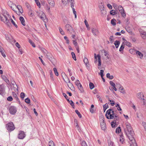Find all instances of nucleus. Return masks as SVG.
Instances as JSON below:
<instances>
[{
	"label": "nucleus",
	"instance_id": "obj_21",
	"mask_svg": "<svg viewBox=\"0 0 146 146\" xmlns=\"http://www.w3.org/2000/svg\"><path fill=\"white\" fill-rule=\"evenodd\" d=\"M69 84H68V87L72 90H74V88L72 83L70 82H68Z\"/></svg>",
	"mask_w": 146,
	"mask_h": 146
},
{
	"label": "nucleus",
	"instance_id": "obj_34",
	"mask_svg": "<svg viewBox=\"0 0 146 146\" xmlns=\"http://www.w3.org/2000/svg\"><path fill=\"white\" fill-rule=\"evenodd\" d=\"M94 58H95V61L94 62L95 63H96L97 62L98 59V54L97 55L95 53L94 54Z\"/></svg>",
	"mask_w": 146,
	"mask_h": 146
},
{
	"label": "nucleus",
	"instance_id": "obj_55",
	"mask_svg": "<svg viewBox=\"0 0 146 146\" xmlns=\"http://www.w3.org/2000/svg\"><path fill=\"white\" fill-rule=\"evenodd\" d=\"M29 42L33 47H35V45L32 41L30 40H29Z\"/></svg>",
	"mask_w": 146,
	"mask_h": 146
},
{
	"label": "nucleus",
	"instance_id": "obj_8",
	"mask_svg": "<svg viewBox=\"0 0 146 146\" xmlns=\"http://www.w3.org/2000/svg\"><path fill=\"white\" fill-rule=\"evenodd\" d=\"M118 8L122 16L123 17H125L126 16L123 7L119 5Z\"/></svg>",
	"mask_w": 146,
	"mask_h": 146
},
{
	"label": "nucleus",
	"instance_id": "obj_29",
	"mask_svg": "<svg viewBox=\"0 0 146 146\" xmlns=\"http://www.w3.org/2000/svg\"><path fill=\"white\" fill-rule=\"evenodd\" d=\"M98 66H101V56L99 54H98Z\"/></svg>",
	"mask_w": 146,
	"mask_h": 146
},
{
	"label": "nucleus",
	"instance_id": "obj_25",
	"mask_svg": "<svg viewBox=\"0 0 146 146\" xmlns=\"http://www.w3.org/2000/svg\"><path fill=\"white\" fill-rule=\"evenodd\" d=\"M12 94L13 96V97L16 100L18 101L19 100L17 94L15 92H13Z\"/></svg>",
	"mask_w": 146,
	"mask_h": 146
},
{
	"label": "nucleus",
	"instance_id": "obj_47",
	"mask_svg": "<svg viewBox=\"0 0 146 146\" xmlns=\"http://www.w3.org/2000/svg\"><path fill=\"white\" fill-rule=\"evenodd\" d=\"M59 29L60 31V33L62 35H64V31H63L62 28L60 27H59Z\"/></svg>",
	"mask_w": 146,
	"mask_h": 146
},
{
	"label": "nucleus",
	"instance_id": "obj_42",
	"mask_svg": "<svg viewBox=\"0 0 146 146\" xmlns=\"http://www.w3.org/2000/svg\"><path fill=\"white\" fill-rule=\"evenodd\" d=\"M110 13L111 15H115L116 14V12L115 11H114L113 10L111 11Z\"/></svg>",
	"mask_w": 146,
	"mask_h": 146
},
{
	"label": "nucleus",
	"instance_id": "obj_20",
	"mask_svg": "<svg viewBox=\"0 0 146 146\" xmlns=\"http://www.w3.org/2000/svg\"><path fill=\"white\" fill-rule=\"evenodd\" d=\"M141 37L143 39H146V32L142 31L140 33Z\"/></svg>",
	"mask_w": 146,
	"mask_h": 146
},
{
	"label": "nucleus",
	"instance_id": "obj_9",
	"mask_svg": "<svg viewBox=\"0 0 146 146\" xmlns=\"http://www.w3.org/2000/svg\"><path fill=\"white\" fill-rule=\"evenodd\" d=\"M9 111L10 113L11 114H15L17 111L16 108L13 106L10 107L9 109Z\"/></svg>",
	"mask_w": 146,
	"mask_h": 146
},
{
	"label": "nucleus",
	"instance_id": "obj_10",
	"mask_svg": "<svg viewBox=\"0 0 146 146\" xmlns=\"http://www.w3.org/2000/svg\"><path fill=\"white\" fill-rule=\"evenodd\" d=\"M62 76L64 81L66 83L70 81L69 79L67 76L64 72L62 73Z\"/></svg>",
	"mask_w": 146,
	"mask_h": 146
},
{
	"label": "nucleus",
	"instance_id": "obj_56",
	"mask_svg": "<svg viewBox=\"0 0 146 146\" xmlns=\"http://www.w3.org/2000/svg\"><path fill=\"white\" fill-rule=\"evenodd\" d=\"M115 106L116 107H117V109L119 111H121L122 110L121 108L119 105L118 104H117Z\"/></svg>",
	"mask_w": 146,
	"mask_h": 146
},
{
	"label": "nucleus",
	"instance_id": "obj_15",
	"mask_svg": "<svg viewBox=\"0 0 146 146\" xmlns=\"http://www.w3.org/2000/svg\"><path fill=\"white\" fill-rule=\"evenodd\" d=\"M137 97L139 99L142 100L143 102V99H144L143 98L144 96L143 93L141 92L138 93L137 94Z\"/></svg>",
	"mask_w": 146,
	"mask_h": 146
},
{
	"label": "nucleus",
	"instance_id": "obj_53",
	"mask_svg": "<svg viewBox=\"0 0 146 146\" xmlns=\"http://www.w3.org/2000/svg\"><path fill=\"white\" fill-rule=\"evenodd\" d=\"M53 70H54V73L56 75V76H58V73L57 71V70L56 69V68H54L53 69Z\"/></svg>",
	"mask_w": 146,
	"mask_h": 146
},
{
	"label": "nucleus",
	"instance_id": "obj_31",
	"mask_svg": "<svg viewBox=\"0 0 146 146\" xmlns=\"http://www.w3.org/2000/svg\"><path fill=\"white\" fill-rule=\"evenodd\" d=\"M6 38L7 40L8 41L10 42L11 41V38H12L11 36L9 37V35H5Z\"/></svg>",
	"mask_w": 146,
	"mask_h": 146
},
{
	"label": "nucleus",
	"instance_id": "obj_46",
	"mask_svg": "<svg viewBox=\"0 0 146 146\" xmlns=\"http://www.w3.org/2000/svg\"><path fill=\"white\" fill-rule=\"evenodd\" d=\"M75 112L78 115L79 117L80 118H81L82 117V115L80 114V112L77 110H76L75 111Z\"/></svg>",
	"mask_w": 146,
	"mask_h": 146
},
{
	"label": "nucleus",
	"instance_id": "obj_12",
	"mask_svg": "<svg viewBox=\"0 0 146 146\" xmlns=\"http://www.w3.org/2000/svg\"><path fill=\"white\" fill-rule=\"evenodd\" d=\"M92 31L93 34L95 36H97L99 34L98 30L96 28H93L92 29Z\"/></svg>",
	"mask_w": 146,
	"mask_h": 146
},
{
	"label": "nucleus",
	"instance_id": "obj_23",
	"mask_svg": "<svg viewBox=\"0 0 146 146\" xmlns=\"http://www.w3.org/2000/svg\"><path fill=\"white\" fill-rule=\"evenodd\" d=\"M8 19H9V22H10L9 21H11V22L17 28V25L15 23V22L13 21V20L11 18V16L9 15V17L8 18Z\"/></svg>",
	"mask_w": 146,
	"mask_h": 146
},
{
	"label": "nucleus",
	"instance_id": "obj_57",
	"mask_svg": "<svg viewBox=\"0 0 146 146\" xmlns=\"http://www.w3.org/2000/svg\"><path fill=\"white\" fill-rule=\"evenodd\" d=\"M73 43L74 45H75V47H76L77 46H78V43L76 41V40H73Z\"/></svg>",
	"mask_w": 146,
	"mask_h": 146
},
{
	"label": "nucleus",
	"instance_id": "obj_59",
	"mask_svg": "<svg viewBox=\"0 0 146 146\" xmlns=\"http://www.w3.org/2000/svg\"><path fill=\"white\" fill-rule=\"evenodd\" d=\"M34 15V14L32 11H29V15L31 17H33Z\"/></svg>",
	"mask_w": 146,
	"mask_h": 146
},
{
	"label": "nucleus",
	"instance_id": "obj_33",
	"mask_svg": "<svg viewBox=\"0 0 146 146\" xmlns=\"http://www.w3.org/2000/svg\"><path fill=\"white\" fill-rule=\"evenodd\" d=\"M84 62L86 66H88V65H87V64L88 63V61L87 58L86 57H85L84 58Z\"/></svg>",
	"mask_w": 146,
	"mask_h": 146
},
{
	"label": "nucleus",
	"instance_id": "obj_28",
	"mask_svg": "<svg viewBox=\"0 0 146 146\" xmlns=\"http://www.w3.org/2000/svg\"><path fill=\"white\" fill-rule=\"evenodd\" d=\"M124 42L126 45L128 47H130L131 46V44L129 42L125 40V41Z\"/></svg>",
	"mask_w": 146,
	"mask_h": 146
},
{
	"label": "nucleus",
	"instance_id": "obj_51",
	"mask_svg": "<svg viewBox=\"0 0 146 146\" xmlns=\"http://www.w3.org/2000/svg\"><path fill=\"white\" fill-rule=\"evenodd\" d=\"M116 125L115 121H113L111 122V125L112 127H115Z\"/></svg>",
	"mask_w": 146,
	"mask_h": 146
},
{
	"label": "nucleus",
	"instance_id": "obj_13",
	"mask_svg": "<svg viewBox=\"0 0 146 146\" xmlns=\"http://www.w3.org/2000/svg\"><path fill=\"white\" fill-rule=\"evenodd\" d=\"M17 8L19 11V12L18 13H17V14L18 15H21V14H22L23 12V10L22 7L21 6L18 5L17 6Z\"/></svg>",
	"mask_w": 146,
	"mask_h": 146
},
{
	"label": "nucleus",
	"instance_id": "obj_17",
	"mask_svg": "<svg viewBox=\"0 0 146 146\" xmlns=\"http://www.w3.org/2000/svg\"><path fill=\"white\" fill-rule=\"evenodd\" d=\"M5 91V88L4 85L3 84L0 85V94H3Z\"/></svg>",
	"mask_w": 146,
	"mask_h": 146
},
{
	"label": "nucleus",
	"instance_id": "obj_64",
	"mask_svg": "<svg viewBox=\"0 0 146 146\" xmlns=\"http://www.w3.org/2000/svg\"><path fill=\"white\" fill-rule=\"evenodd\" d=\"M7 100L9 101H11L13 100L12 97L10 96L8 97L7 98Z\"/></svg>",
	"mask_w": 146,
	"mask_h": 146
},
{
	"label": "nucleus",
	"instance_id": "obj_3",
	"mask_svg": "<svg viewBox=\"0 0 146 146\" xmlns=\"http://www.w3.org/2000/svg\"><path fill=\"white\" fill-rule=\"evenodd\" d=\"M106 116L107 119H111L114 117V111L111 109L108 110L106 114Z\"/></svg>",
	"mask_w": 146,
	"mask_h": 146
},
{
	"label": "nucleus",
	"instance_id": "obj_26",
	"mask_svg": "<svg viewBox=\"0 0 146 146\" xmlns=\"http://www.w3.org/2000/svg\"><path fill=\"white\" fill-rule=\"evenodd\" d=\"M12 84H13V86L14 88V91L15 92H16V91H18V87L17 85L16 84L15 82H14L13 83H12Z\"/></svg>",
	"mask_w": 146,
	"mask_h": 146
},
{
	"label": "nucleus",
	"instance_id": "obj_39",
	"mask_svg": "<svg viewBox=\"0 0 146 146\" xmlns=\"http://www.w3.org/2000/svg\"><path fill=\"white\" fill-rule=\"evenodd\" d=\"M121 127H119L116 129V133H119L121 131Z\"/></svg>",
	"mask_w": 146,
	"mask_h": 146
},
{
	"label": "nucleus",
	"instance_id": "obj_19",
	"mask_svg": "<svg viewBox=\"0 0 146 146\" xmlns=\"http://www.w3.org/2000/svg\"><path fill=\"white\" fill-rule=\"evenodd\" d=\"M46 57L51 61H52L53 59V57L50 53L48 52H47L46 54Z\"/></svg>",
	"mask_w": 146,
	"mask_h": 146
},
{
	"label": "nucleus",
	"instance_id": "obj_35",
	"mask_svg": "<svg viewBox=\"0 0 146 146\" xmlns=\"http://www.w3.org/2000/svg\"><path fill=\"white\" fill-rule=\"evenodd\" d=\"M125 29L129 33H131L132 32V29L130 28L129 27L126 26V27L125 28Z\"/></svg>",
	"mask_w": 146,
	"mask_h": 146
},
{
	"label": "nucleus",
	"instance_id": "obj_58",
	"mask_svg": "<svg viewBox=\"0 0 146 146\" xmlns=\"http://www.w3.org/2000/svg\"><path fill=\"white\" fill-rule=\"evenodd\" d=\"M20 97L22 99L24 98L25 97V94L24 93L22 92L20 94Z\"/></svg>",
	"mask_w": 146,
	"mask_h": 146
},
{
	"label": "nucleus",
	"instance_id": "obj_5",
	"mask_svg": "<svg viewBox=\"0 0 146 146\" xmlns=\"http://www.w3.org/2000/svg\"><path fill=\"white\" fill-rule=\"evenodd\" d=\"M7 129L9 132L13 131L15 129V127L13 123L10 122L6 125Z\"/></svg>",
	"mask_w": 146,
	"mask_h": 146
},
{
	"label": "nucleus",
	"instance_id": "obj_54",
	"mask_svg": "<svg viewBox=\"0 0 146 146\" xmlns=\"http://www.w3.org/2000/svg\"><path fill=\"white\" fill-rule=\"evenodd\" d=\"M108 107V104H106L103 106L104 110V112L106 110L107 108Z\"/></svg>",
	"mask_w": 146,
	"mask_h": 146
},
{
	"label": "nucleus",
	"instance_id": "obj_37",
	"mask_svg": "<svg viewBox=\"0 0 146 146\" xmlns=\"http://www.w3.org/2000/svg\"><path fill=\"white\" fill-rule=\"evenodd\" d=\"M101 13L102 14L104 15L106 14V11L105 9V8L101 9Z\"/></svg>",
	"mask_w": 146,
	"mask_h": 146
},
{
	"label": "nucleus",
	"instance_id": "obj_63",
	"mask_svg": "<svg viewBox=\"0 0 146 146\" xmlns=\"http://www.w3.org/2000/svg\"><path fill=\"white\" fill-rule=\"evenodd\" d=\"M84 22L86 27L89 26L88 23L86 20H85Z\"/></svg>",
	"mask_w": 146,
	"mask_h": 146
},
{
	"label": "nucleus",
	"instance_id": "obj_1",
	"mask_svg": "<svg viewBox=\"0 0 146 146\" xmlns=\"http://www.w3.org/2000/svg\"><path fill=\"white\" fill-rule=\"evenodd\" d=\"M126 128L125 129V132L130 141H132L135 146H136V143L133 137V131L130 123L126 122L125 123Z\"/></svg>",
	"mask_w": 146,
	"mask_h": 146
},
{
	"label": "nucleus",
	"instance_id": "obj_7",
	"mask_svg": "<svg viewBox=\"0 0 146 146\" xmlns=\"http://www.w3.org/2000/svg\"><path fill=\"white\" fill-rule=\"evenodd\" d=\"M100 125L101 129L102 130H105L106 129V124L104 121V118L103 116H101L100 119Z\"/></svg>",
	"mask_w": 146,
	"mask_h": 146
},
{
	"label": "nucleus",
	"instance_id": "obj_14",
	"mask_svg": "<svg viewBox=\"0 0 146 146\" xmlns=\"http://www.w3.org/2000/svg\"><path fill=\"white\" fill-rule=\"evenodd\" d=\"M118 87H119V89L120 92L123 94H125V91L123 87L119 84H118Z\"/></svg>",
	"mask_w": 146,
	"mask_h": 146
},
{
	"label": "nucleus",
	"instance_id": "obj_22",
	"mask_svg": "<svg viewBox=\"0 0 146 146\" xmlns=\"http://www.w3.org/2000/svg\"><path fill=\"white\" fill-rule=\"evenodd\" d=\"M20 21L21 22L22 25L23 26H25V21L24 18L22 17H20L19 18Z\"/></svg>",
	"mask_w": 146,
	"mask_h": 146
},
{
	"label": "nucleus",
	"instance_id": "obj_38",
	"mask_svg": "<svg viewBox=\"0 0 146 146\" xmlns=\"http://www.w3.org/2000/svg\"><path fill=\"white\" fill-rule=\"evenodd\" d=\"M11 9L14 11L16 12L15 8L17 9V6L15 4H12L11 7Z\"/></svg>",
	"mask_w": 146,
	"mask_h": 146
},
{
	"label": "nucleus",
	"instance_id": "obj_50",
	"mask_svg": "<svg viewBox=\"0 0 146 146\" xmlns=\"http://www.w3.org/2000/svg\"><path fill=\"white\" fill-rule=\"evenodd\" d=\"M81 145L82 146H88L86 143L84 141H82L81 143Z\"/></svg>",
	"mask_w": 146,
	"mask_h": 146
},
{
	"label": "nucleus",
	"instance_id": "obj_43",
	"mask_svg": "<svg viewBox=\"0 0 146 146\" xmlns=\"http://www.w3.org/2000/svg\"><path fill=\"white\" fill-rule=\"evenodd\" d=\"M119 138H120L119 141H120V142H121L122 143H123L124 141V139H123V135H121L120 137Z\"/></svg>",
	"mask_w": 146,
	"mask_h": 146
},
{
	"label": "nucleus",
	"instance_id": "obj_24",
	"mask_svg": "<svg viewBox=\"0 0 146 146\" xmlns=\"http://www.w3.org/2000/svg\"><path fill=\"white\" fill-rule=\"evenodd\" d=\"M137 50L133 49H131L129 50V52L132 54H134L136 53Z\"/></svg>",
	"mask_w": 146,
	"mask_h": 146
},
{
	"label": "nucleus",
	"instance_id": "obj_61",
	"mask_svg": "<svg viewBox=\"0 0 146 146\" xmlns=\"http://www.w3.org/2000/svg\"><path fill=\"white\" fill-rule=\"evenodd\" d=\"M69 103H70V104L71 105V106H72V107L74 108V103H73V101H72V100H70V101H68Z\"/></svg>",
	"mask_w": 146,
	"mask_h": 146
},
{
	"label": "nucleus",
	"instance_id": "obj_18",
	"mask_svg": "<svg viewBox=\"0 0 146 146\" xmlns=\"http://www.w3.org/2000/svg\"><path fill=\"white\" fill-rule=\"evenodd\" d=\"M136 54L137 56L140 59H142L143 58V54L137 50Z\"/></svg>",
	"mask_w": 146,
	"mask_h": 146
},
{
	"label": "nucleus",
	"instance_id": "obj_44",
	"mask_svg": "<svg viewBox=\"0 0 146 146\" xmlns=\"http://www.w3.org/2000/svg\"><path fill=\"white\" fill-rule=\"evenodd\" d=\"M111 24L113 25H116V20L115 19H113L111 20Z\"/></svg>",
	"mask_w": 146,
	"mask_h": 146
},
{
	"label": "nucleus",
	"instance_id": "obj_52",
	"mask_svg": "<svg viewBox=\"0 0 146 146\" xmlns=\"http://www.w3.org/2000/svg\"><path fill=\"white\" fill-rule=\"evenodd\" d=\"M71 54L72 56V57L75 60H76V56L75 55V54L73 52H72L71 53Z\"/></svg>",
	"mask_w": 146,
	"mask_h": 146
},
{
	"label": "nucleus",
	"instance_id": "obj_6",
	"mask_svg": "<svg viewBox=\"0 0 146 146\" xmlns=\"http://www.w3.org/2000/svg\"><path fill=\"white\" fill-rule=\"evenodd\" d=\"M65 28L66 30L71 34L74 33L75 32L72 27L69 24L66 25Z\"/></svg>",
	"mask_w": 146,
	"mask_h": 146
},
{
	"label": "nucleus",
	"instance_id": "obj_62",
	"mask_svg": "<svg viewBox=\"0 0 146 146\" xmlns=\"http://www.w3.org/2000/svg\"><path fill=\"white\" fill-rule=\"evenodd\" d=\"M110 84L113 87L115 86V84L113 83L112 81H110Z\"/></svg>",
	"mask_w": 146,
	"mask_h": 146
},
{
	"label": "nucleus",
	"instance_id": "obj_36",
	"mask_svg": "<svg viewBox=\"0 0 146 146\" xmlns=\"http://www.w3.org/2000/svg\"><path fill=\"white\" fill-rule=\"evenodd\" d=\"M106 76L107 78H109L110 80L112 79L113 78V76L112 75L110 76V74L109 73H108L107 74Z\"/></svg>",
	"mask_w": 146,
	"mask_h": 146
},
{
	"label": "nucleus",
	"instance_id": "obj_27",
	"mask_svg": "<svg viewBox=\"0 0 146 146\" xmlns=\"http://www.w3.org/2000/svg\"><path fill=\"white\" fill-rule=\"evenodd\" d=\"M2 78L7 83H9V80L7 79V78L5 76L3 75L1 76Z\"/></svg>",
	"mask_w": 146,
	"mask_h": 146
},
{
	"label": "nucleus",
	"instance_id": "obj_60",
	"mask_svg": "<svg viewBox=\"0 0 146 146\" xmlns=\"http://www.w3.org/2000/svg\"><path fill=\"white\" fill-rule=\"evenodd\" d=\"M25 102L27 104H29L30 102V101L29 98H27L25 100Z\"/></svg>",
	"mask_w": 146,
	"mask_h": 146
},
{
	"label": "nucleus",
	"instance_id": "obj_49",
	"mask_svg": "<svg viewBox=\"0 0 146 146\" xmlns=\"http://www.w3.org/2000/svg\"><path fill=\"white\" fill-rule=\"evenodd\" d=\"M48 145L49 146H54V143L52 141H51L49 142Z\"/></svg>",
	"mask_w": 146,
	"mask_h": 146
},
{
	"label": "nucleus",
	"instance_id": "obj_4",
	"mask_svg": "<svg viewBox=\"0 0 146 146\" xmlns=\"http://www.w3.org/2000/svg\"><path fill=\"white\" fill-rule=\"evenodd\" d=\"M37 15L43 20L45 23L48 21V20L45 14L42 11L36 12Z\"/></svg>",
	"mask_w": 146,
	"mask_h": 146
},
{
	"label": "nucleus",
	"instance_id": "obj_45",
	"mask_svg": "<svg viewBox=\"0 0 146 146\" xmlns=\"http://www.w3.org/2000/svg\"><path fill=\"white\" fill-rule=\"evenodd\" d=\"M71 7L72 8V10L73 13L74 14L76 13V12L75 11V9L74 8V5H73V4H71Z\"/></svg>",
	"mask_w": 146,
	"mask_h": 146
},
{
	"label": "nucleus",
	"instance_id": "obj_32",
	"mask_svg": "<svg viewBox=\"0 0 146 146\" xmlns=\"http://www.w3.org/2000/svg\"><path fill=\"white\" fill-rule=\"evenodd\" d=\"M119 43V41L116 40L115 41L114 44L115 45L116 48H117L118 47Z\"/></svg>",
	"mask_w": 146,
	"mask_h": 146
},
{
	"label": "nucleus",
	"instance_id": "obj_2",
	"mask_svg": "<svg viewBox=\"0 0 146 146\" xmlns=\"http://www.w3.org/2000/svg\"><path fill=\"white\" fill-rule=\"evenodd\" d=\"M2 16L0 15V20L4 22L7 26H11V24L9 22L8 18L9 17V15L7 13H4L2 15Z\"/></svg>",
	"mask_w": 146,
	"mask_h": 146
},
{
	"label": "nucleus",
	"instance_id": "obj_30",
	"mask_svg": "<svg viewBox=\"0 0 146 146\" xmlns=\"http://www.w3.org/2000/svg\"><path fill=\"white\" fill-rule=\"evenodd\" d=\"M39 49L41 50L42 52L44 54H46L47 52V51L45 49L42 48L40 47H39Z\"/></svg>",
	"mask_w": 146,
	"mask_h": 146
},
{
	"label": "nucleus",
	"instance_id": "obj_48",
	"mask_svg": "<svg viewBox=\"0 0 146 146\" xmlns=\"http://www.w3.org/2000/svg\"><path fill=\"white\" fill-rule=\"evenodd\" d=\"M90 88L91 89H92L94 88V84L91 82L89 84Z\"/></svg>",
	"mask_w": 146,
	"mask_h": 146
},
{
	"label": "nucleus",
	"instance_id": "obj_16",
	"mask_svg": "<svg viewBox=\"0 0 146 146\" xmlns=\"http://www.w3.org/2000/svg\"><path fill=\"white\" fill-rule=\"evenodd\" d=\"M47 2L50 6L54 7L55 5V2L54 0H47Z\"/></svg>",
	"mask_w": 146,
	"mask_h": 146
},
{
	"label": "nucleus",
	"instance_id": "obj_40",
	"mask_svg": "<svg viewBox=\"0 0 146 146\" xmlns=\"http://www.w3.org/2000/svg\"><path fill=\"white\" fill-rule=\"evenodd\" d=\"M99 8L100 10L105 8L104 5V4L102 3H101L100 4Z\"/></svg>",
	"mask_w": 146,
	"mask_h": 146
},
{
	"label": "nucleus",
	"instance_id": "obj_11",
	"mask_svg": "<svg viewBox=\"0 0 146 146\" xmlns=\"http://www.w3.org/2000/svg\"><path fill=\"white\" fill-rule=\"evenodd\" d=\"M25 136L24 132L22 131H20L19 134L18 138L20 139H23Z\"/></svg>",
	"mask_w": 146,
	"mask_h": 146
},
{
	"label": "nucleus",
	"instance_id": "obj_41",
	"mask_svg": "<svg viewBox=\"0 0 146 146\" xmlns=\"http://www.w3.org/2000/svg\"><path fill=\"white\" fill-rule=\"evenodd\" d=\"M35 1L37 6H38L39 8H40V4L38 0H35Z\"/></svg>",
	"mask_w": 146,
	"mask_h": 146
}]
</instances>
